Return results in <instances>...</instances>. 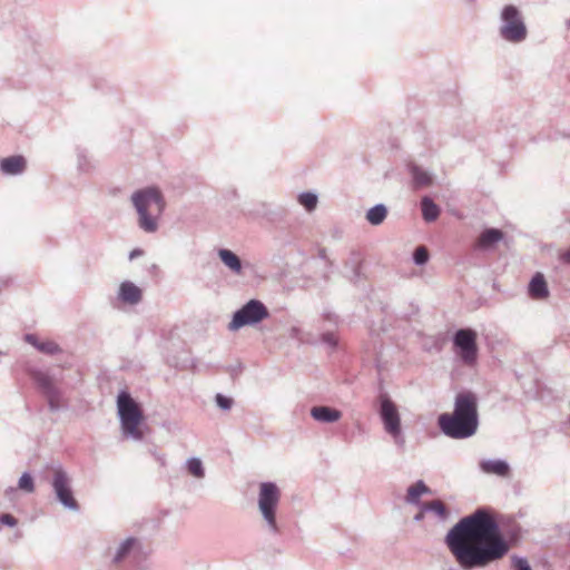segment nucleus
<instances>
[{"label":"nucleus","mask_w":570,"mask_h":570,"mask_svg":"<svg viewBox=\"0 0 570 570\" xmlns=\"http://www.w3.org/2000/svg\"><path fill=\"white\" fill-rule=\"evenodd\" d=\"M445 544L464 570L485 568L510 550L498 521L485 508L460 519L448 532Z\"/></svg>","instance_id":"nucleus-1"},{"label":"nucleus","mask_w":570,"mask_h":570,"mask_svg":"<svg viewBox=\"0 0 570 570\" xmlns=\"http://www.w3.org/2000/svg\"><path fill=\"white\" fill-rule=\"evenodd\" d=\"M442 433L451 439L471 438L478 431V396L471 391L456 394L452 413H443L438 419Z\"/></svg>","instance_id":"nucleus-2"},{"label":"nucleus","mask_w":570,"mask_h":570,"mask_svg":"<svg viewBox=\"0 0 570 570\" xmlns=\"http://www.w3.org/2000/svg\"><path fill=\"white\" fill-rule=\"evenodd\" d=\"M130 202L137 213L139 229L146 234L157 233L166 209V199L161 190L155 186L137 189L131 194Z\"/></svg>","instance_id":"nucleus-3"},{"label":"nucleus","mask_w":570,"mask_h":570,"mask_svg":"<svg viewBox=\"0 0 570 570\" xmlns=\"http://www.w3.org/2000/svg\"><path fill=\"white\" fill-rule=\"evenodd\" d=\"M27 372L37 389L46 397L51 412H58L65 406L63 394L59 387L62 381V370L60 367L28 365Z\"/></svg>","instance_id":"nucleus-4"},{"label":"nucleus","mask_w":570,"mask_h":570,"mask_svg":"<svg viewBox=\"0 0 570 570\" xmlns=\"http://www.w3.org/2000/svg\"><path fill=\"white\" fill-rule=\"evenodd\" d=\"M499 37L512 45H519L527 40L528 28L520 9L514 4H507L501 9L499 17Z\"/></svg>","instance_id":"nucleus-5"},{"label":"nucleus","mask_w":570,"mask_h":570,"mask_svg":"<svg viewBox=\"0 0 570 570\" xmlns=\"http://www.w3.org/2000/svg\"><path fill=\"white\" fill-rule=\"evenodd\" d=\"M118 415L120 419L122 434L136 441L144 438L139 424L142 421V411L138 403L127 391H121L117 397Z\"/></svg>","instance_id":"nucleus-6"},{"label":"nucleus","mask_w":570,"mask_h":570,"mask_svg":"<svg viewBox=\"0 0 570 570\" xmlns=\"http://www.w3.org/2000/svg\"><path fill=\"white\" fill-rule=\"evenodd\" d=\"M376 403L385 432L393 438L396 446L403 451L405 448V436L402 433L401 416L395 403L382 386L380 387Z\"/></svg>","instance_id":"nucleus-7"},{"label":"nucleus","mask_w":570,"mask_h":570,"mask_svg":"<svg viewBox=\"0 0 570 570\" xmlns=\"http://www.w3.org/2000/svg\"><path fill=\"white\" fill-rule=\"evenodd\" d=\"M281 500V490L274 482H262L258 493V509L267 529L273 534L279 533L276 521V509Z\"/></svg>","instance_id":"nucleus-8"},{"label":"nucleus","mask_w":570,"mask_h":570,"mask_svg":"<svg viewBox=\"0 0 570 570\" xmlns=\"http://www.w3.org/2000/svg\"><path fill=\"white\" fill-rule=\"evenodd\" d=\"M268 316V309L261 301L250 299L234 313L228 330L234 332L244 326L256 325Z\"/></svg>","instance_id":"nucleus-9"},{"label":"nucleus","mask_w":570,"mask_h":570,"mask_svg":"<svg viewBox=\"0 0 570 570\" xmlns=\"http://www.w3.org/2000/svg\"><path fill=\"white\" fill-rule=\"evenodd\" d=\"M53 492L56 494L57 500L68 510L78 511L79 504L77 500L73 498V493L70 485V478L67 472L58 466L55 470L52 482H51Z\"/></svg>","instance_id":"nucleus-10"},{"label":"nucleus","mask_w":570,"mask_h":570,"mask_svg":"<svg viewBox=\"0 0 570 570\" xmlns=\"http://www.w3.org/2000/svg\"><path fill=\"white\" fill-rule=\"evenodd\" d=\"M453 345L460 356H476V332L472 328L458 330L453 335Z\"/></svg>","instance_id":"nucleus-11"},{"label":"nucleus","mask_w":570,"mask_h":570,"mask_svg":"<svg viewBox=\"0 0 570 570\" xmlns=\"http://www.w3.org/2000/svg\"><path fill=\"white\" fill-rule=\"evenodd\" d=\"M117 297L124 304L134 306L141 302L142 291L132 282L125 281L119 286Z\"/></svg>","instance_id":"nucleus-12"},{"label":"nucleus","mask_w":570,"mask_h":570,"mask_svg":"<svg viewBox=\"0 0 570 570\" xmlns=\"http://www.w3.org/2000/svg\"><path fill=\"white\" fill-rule=\"evenodd\" d=\"M24 341L32 345L39 353L42 354H65L66 351L55 341L52 340H39V337L35 334H26Z\"/></svg>","instance_id":"nucleus-13"},{"label":"nucleus","mask_w":570,"mask_h":570,"mask_svg":"<svg viewBox=\"0 0 570 570\" xmlns=\"http://www.w3.org/2000/svg\"><path fill=\"white\" fill-rule=\"evenodd\" d=\"M27 168L26 158L21 155L6 157L0 160V171L7 176L21 175Z\"/></svg>","instance_id":"nucleus-14"},{"label":"nucleus","mask_w":570,"mask_h":570,"mask_svg":"<svg viewBox=\"0 0 570 570\" xmlns=\"http://www.w3.org/2000/svg\"><path fill=\"white\" fill-rule=\"evenodd\" d=\"M407 171L411 175L412 183L415 189L429 187L430 185H432V173L421 167L420 165L415 163H410L407 165Z\"/></svg>","instance_id":"nucleus-15"},{"label":"nucleus","mask_w":570,"mask_h":570,"mask_svg":"<svg viewBox=\"0 0 570 570\" xmlns=\"http://www.w3.org/2000/svg\"><path fill=\"white\" fill-rule=\"evenodd\" d=\"M220 262L234 274L240 276L244 274V268L248 264L244 265L242 259L230 249L220 248L217 252Z\"/></svg>","instance_id":"nucleus-16"},{"label":"nucleus","mask_w":570,"mask_h":570,"mask_svg":"<svg viewBox=\"0 0 570 570\" xmlns=\"http://www.w3.org/2000/svg\"><path fill=\"white\" fill-rule=\"evenodd\" d=\"M480 470L485 474H493L501 478H507L510 474V465L505 460L501 459H487L481 460L479 463Z\"/></svg>","instance_id":"nucleus-17"},{"label":"nucleus","mask_w":570,"mask_h":570,"mask_svg":"<svg viewBox=\"0 0 570 570\" xmlns=\"http://www.w3.org/2000/svg\"><path fill=\"white\" fill-rule=\"evenodd\" d=\"M528 294L532 299H544L549 296V288L543 274L535 273L528 286Z\"/></svg>","instance_id":"nucleus-18"},{"label":"nucleus","mask_w":570,"mask_h":570,"mask_svg":"<svg viewBox=\"0 0 570 570\" xmlns=\"http://www.w3.org/2000/svg\"><path fill=\"white\" fill-rule=\"evenodd\" d=\"M311 416L322 423H334L342 417V412L331 406L318 405L311 409Z\"/></svg>","instance_id":"nucleus-19"},{"label":"nucleus","mask_w":570,"mask_h":570,"mask_svg":"<svg viewBox=\"0 0 570 570\" xmlns=\"http://www.w3.org/2000/svg\"><path fill=\"white\" fill-rule=\"evenodd\" d=\"M77 156V170L80 174H91L96 169V163L89 154L88 149L85 147L78 146L76 148Z\"/></svg>","instance_id":"nucleus-20"},{"label":"nucleus","mask_w":570,"mask_h":570,"mask_svg":"<svg viewBox=\"0 0 570 570\" xmlns=\"http://www.w3.org/2000/svg\"><path fill=\"white\" fill-rule=\"evenodd\" d=\"M504 237V234L502 230L498 228H487L484 229L479 238H478V246L483 249H488L493 247L497 243L502 240Z\"/></svg>","instance_id":"nucleus-21"},{"label":"nucleus","mask_w":570,"mask_h":570,"mask_svg":"<svg viewBox=\"0 0 570 570\" xmlns=\"http://www.w3.org/2000/svg\"><path fill=\"white\" fill-rule=\"evenodd\" d=\"M139 547V541L136 538L129 537L118 546L115 556L112 558L114 563H120L126 558L130 556V553Z\"/></svg>","instance_id":"nucleus-22"},{"label":"nucleus","mask_w":570,"mask_h":570,"mask_svg":"<svg viewBox=\"0 0 570 570\" xmlns=\"http://www.w3.org/2000/svg\"><path fill=\"white\" fill-rule=\"evenodd\" d=\"M430 492V488L422 480H419L413 485L407 488V494L405 500L410 504L420 507V504L422 503L420 501V497L422 494H428Z\"/></svg>","instance_id":"nucleus-23"},{"label":"nucleus","mask_w":570,"mask_h":570,"mask_svg":"<svg viewBox=\"0 0 570 570\" xmlns=\"http://www.w3.org/2000/svg\"><path fill=\"white\" fill-rule=\"evenodd\" d=\"M386 216V206L384 204H376L366 212L365 218L371 225L379 226L385 220Z\"/></svg>","instance_id":"nucleus-24"},{"label":"nucleus","mask_w":570,"mask_h":570,"mask_svg":"<svg viewBox=\"0 0 570 570\" xmlns=\"http://www.w3.org/2000/svg\"><path fill=\"white\" fill-rule=\"evenodd\" d=\"M423 219L428 223L434 222L440 215L439 206L428 196L421 200Z\"/></svg>","instance_id":"nucleus-25"},{"label":"nucleus","mask_w":570,"mask_h":570,"mask_svg":"<svg viewBox=\"0 0 570 570\" xmlns=\"http://www.w3.org/2000/svg\"><path fill=\"white\" fill-rule=\"evenodd\" d=\"M420 509L422 512L434 513L440 520H445L449 517V511L441 500L423 502L420 504Z\"/></svg>","instance_id":"nucleus-26"},{"label":"nucleus","mask_w":570,"mask_h":570,"mask_svg":"<svg viewBox=\"0 0 570 570\" xmlns=\"http://www.w3.org/2000/svg\"><path fill=\"white\" fill-rule=\"evenodd\" d=\"M217 367L227 373L233 380L238 377L245 368L240 358H225V362L217 365Z\"/></svg>","instance_id":"nucleus-27"},{"label":"nucleus","mask_w":570,"mask_h":570,"mask_svg":"<svg viewBox=\"0 0 570 570\" xmlns=\"http://www.w3.org/2000/svg\"><path fill=\"white\" fill-rule=\"evenodd\" d=\"M534 396L542 402H550L558 397L554 391L547 386L543 382L535 380L534 382Z\"/></svg>","instance_id":"nucleus-28"},{"label":"nucleus","mask_w":570,"mask_h":570,"mask_svg":"<svg viewBox=\"0 0 570 570\" xmlns=\"http://www.w3.org/2000/svg\"><path fill=\"white\" fill-rule=\"evenodd\" d=\"M297 200L307 212H313L318 202V197L315 193L303 191L298 195Z\"/></svg>","instance_id":"nucleus-29"},{"label":"nucleus","mask_w":570,"mask_h":570,"mask_svg":"<svg viewBox=\"0 0 570 570\" xmlns=\"http://www.w3.org/2000/svg\"><path fill=\"white\" fill-rule=\"evenodd\" d=\"M168 365L171 367H175L176 370H186L189 368L194 372H199L200 366L198 363L193 358H183L181 362H179V358H169Z\"/></svg>","instance_id":"nucleus-30"},{"label":"nucleus","mask_w":570,"mask_h":570,"mask_svg":"<svg viewBox=\"0 0 570 570\" xmlns=\"http://www.w3.org/2000/svg\"><path fill=\"white\" fill-rule=\"evenodd\" d=\"M186 466H187L188 472L193 476H195L197 479H203L205 476V469H204V465H203V462L200 459H198V458L188 459L186 462Z\"/></svg>","instance_id":"nucleus-31"},{"label":"nucleus","mask_w":570,"mask_h":570,"mask_svg":"<svg viewBox=\"0 0 570 570\" xmlns=\"http://www.w3.org/2000/svg\"><path fill=\"white\" fill-rule=\"evenodd\" d=\"M429 252L424 246H419L415 248L413 253V262L415 265L422 266L428 263L429 261Z\"/></svg>","instance_id":"nucleus-32"},{"label":"nucleus","mask_w":570,"mask_h":570,"mask_svg":"<svg viewBox=\"0 0 570 570\" xmlns=\"http://www.w3.org/2000/svg\"><path fill=\"white\" fill-rule=\"evenodd\" d=\"M18 487H19V489H21L28 493L33 492L35 483H33L32 476L28 472H24L18 481Z\"/></svg>","instance_id":"nucleus-33"},{"label":"nucleus","mask_w":570,"mask_h":570,"mask_svg":"<svg viewBox=\"0 0 570 570\" xmlns=\"http://www.w3.org/2000/svg\"><path fill=\"white\" fill-rule=\"evenodd\" d=\"M321 342L324 345L328 346V353L336 352L335 347L337 345V338L332 332L323 333L321 336Z\"/></svg>","instance_id":"nucleus-34"},{"label":"nucleus","mask_w":570,"mask_h":570,"mask_svg":"<svg viewBox=\"0 0 570 570\" xmlns=\"http://www.w3.org/2000/svg\"><path fill=\"white\" fill-rule=\"evenodd\" d=\"M511 561L513 570H532L529 561L523 557L513 556Z\"/></svg>","instance_id":"nucleus-35"},{"label":"nucleus","mask_w":570,"mask_h":570,"mask_svg":"<svg viewBox=\"0 0 570 570\" xmlns=\"http://www.w3.org/2000/svg\"><path fill=\"white\" fill-rule=\"evenodd\" d=\"M215 401L218 407H220L224 411H228L233 406V400L230 397H227L220 393L216 394Z\"/></svg>","instance_id":"nucleus-36"},{"label":"nucleus","mask_w":570,"mask_h":570,"mask_svg":"<svg viewBox=\"0 0 570 570\" xmlns=\"http://www.w3.org/2000/svg\"><path fill=\"white\" fill-rule=\"evenodd\" d=\"M456 370L459 368H470L472 370L475 366L476 358H456Z\"/></svg>","instance_id":"nucleus-37"},{"label":"nucleus","mask_w":570,"mask_h":570,"mask_svg":"<svg viewBox=\"0 0 570 570\" xmlns=\"http://www.w3.org/2000/svg\"><path fill=\"white\" fill-rule=\"evenodd\" d=\"M0 522L8 527H14L18 523L17 519L8 513L0 515Z\"/></svg>","instance_id":"nucleus-38"},{"label":"nucleus","mask_w":570,"mask_h":570,"mask_svg":"<svg viewBox=\"0 0 570 570\" xmlns=\"http://www.w3.org/2000/svg\"><path fill=\"white\" fill-rule=\"evenodd\" d=\"M375 366H376V370H377V373H379V380L382 383V381H383L382 372L384 370V363L382 362L381 358H377V362H376Z\"/></svg>","instance_id":"nucleus-39"},{"label":"nucleus","mask_w":570,"mask_h":570,"mask_svg":"<svg viewBox=\"0 0 570 570\" xmlns=\"http://www.w3.org/2000/svg\"><path fill=\"white\" fill-rule=\"evenodd\" d=\"M560 259H561L564 264H569V265H570V248H569L568 250H566L564 253H562V254H561Z\"/></svg>","instance_id":"nucleus-40"},{"label":"nucleus","mask_w":570,"mask_h":570,"mask_svg":"<svg viewBox=\"0 0 570 570\" xmlns=\"http://www.w3.org/2000/svg\"><path fill=\"white\" fill-rule=\"evenodd\" d=\"M141 255H142V250L139 249V248H136V249L130 252L129 259H134V258H136L138 256H141Z\"/></svg>","instance_id":"nucleus-41"},{"label":"nucleus","mask_w":570,"mask_h":570,"mask_svg":"<svg viewBox=\"0 0 570 570\" xmlns=\"http://www.w3.org/2000/svg\"><path fill=\"white\" fill-rule=\"evenodd\" d=\"M10 278L9 277H0V289L3 288V287H7L10 283Z\"/></svg>","instance_id":"nucleus-42"},{"label":"nucleus","mask_w":570,"mask_h":570,"mask_svg":"<svg viewBox=\"0 0 570 570\" xmlns=\"http://www.w3.org/2000/svg\"><path fill=\"white\" fill-rule=\"evenodd\" d=\"M424 513H425V512H422V510L420 509V512H419V513H416V514L414 515V521H415V522H420V521H422V520H423V518H424Z\"/></svg>","instance_id":"nucleus-43"},{"label":"nucleus","mask_w":570,"mask_h":570,"mask_svg":"<svg viewBox=\"0 0 570 570\" xmlns=\"http://www.w3.org/2000/svg\"><path fill=\"white\" fill-rule=\"evenodd\" d=\"M14 491H16V490H14L13 488H9L6 492H7V494H11V493H13Z\"/></svg>","instance_id":"nucleus-44"},{"label":"nucleus","mask_w":570,"mask_h":570,"mask_svg":"<svg viewBox=\"0 0 570 570\" xmlns=\"http://www.w3.org/2000/svg\"><path fill=\"white\" fill-rule=\"evenodd\" d=\"M327 318H328L330 321H332V316H331V315H327ZM333 322H336V317H335V316L333 317Z\"/></svg>","instance_id":"nucleus-45"}]
</instances>
